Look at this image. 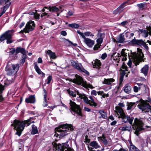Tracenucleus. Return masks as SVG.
Listing matches in <instances>:
<instances>
[{
  "label": "nucleus",
  "mask_w": 151,
  "mask_h": 151,
  "mask_svg": "<svg viewBox=\"0 0 151 151\" xmlns=\"http://www.w3.org/2000/svg\"><path fill=\"white\" fill-rule=\"evenodd\" d=\"M61 34L62 35L65 36L67 35V33L65 31H63L61 32Z\"/></svg>",
  "instance_id": "53"
},
{
  "label": "nucleus",
  "mask_w": 151,
  "mask_h": 151,
  "mask_svg": "<svg viewBox=\"0 0 151 151\" xmlns=\"http://www.w3.org/2000/svg\"><path fill=\"white\" fill-rule=\"evenodd\" d=\"M67 91L69 95L70 96H72L73 97H75L76 96V92L73 91H71L70 90H67Z\"/></svg>",
  "instance_id": "40"
},
{
  "label": "nucleus",
  "mask_w": 151,
  "mask_h": 151,
  "mask_svg": "<svg viewBox=\"0 0 151 151\" xmlns=\"http://www.w3.org/2000/svg\"><path fill=\"white\" fill-rule=\"evenodd\" d=\"M16 52V50L14 48H12L11 49V50L9 52V53L10 55H12L15 52Z\"/></svg>",
  "instance_id": "51"
},
{
  "label": "nucleus",
  "mask_w": 151,
  "mask_h": 151,
  "mask_svg": "<svg viewBox=\"0 0 151 151\" xmlns=\"http://www.w3.org/2000/svg\"><path fill=\"white\" fill-rule=\"evenodd\" d=\"M117 123V122L116 121H114L112 122L111 123V125L112 126L115 125Z\"/></svg>",
  "instance_id": "64"
},
{
  "label": "nucleus",
  "mask_w": 151,
  "mask_h": 151,
  "mask_svg": "<svg viewBox=\"0 0 151 151\" xmlns=\"http://www.w3.org/2000/svg\"><path fill=\"white\" fill-rule=\"evenodd\" d=\"M125 40L124 36L122 34H120L117 38V42L118 43H123Z\"/></svg>",
  "instance_id": "31"
},
{
  "label": "nucleus",
  "mask_w": 151,
  "mask_h": 151,
  "mask_svg": "<svg viewBox=\"0 0 151 151\" xmlns=\"http://www.w3.org/2000/svg\"><path fill=\"white\" fill-rule=\"evenodd\" d=\"M73 129V126L71 124H62L55 129L56 133L54 136L59 139L62 137L69 134Z\"/></svg>",
  "instance_id": "3"
},
{
  "label": "nucleus",
  "mask_w": 151,
  "mask_h": 151,
  "mask_svg": "<svg viewBox=\"0 0 151 151\" xmlns=\"http://www.w3.org/2000/svg\"><path fill=\"white\" fill-rule=\"evenodd\" d=\"M81 33H83V35L85 37H93L94 35L91 32L89 31H87L86 32L83 33L81 32Z\"/></svg>",
  "instance_id": "38"
},
{
  "label": "nucleus",
  "mask_w": 151,
  "mask_h": 151,
  "mask_svg": "<svg viewBox=\"0 0 151 151\" xmlns=\"http://www.w3.org/2000/svg\"><path fill=\"white\" fill-rule=\"evenodd\" d=\"M32 131L31 132V134H35L38 133V130L37 127L34 125H32Z\"/></svg>",
  "instance_id": "33"
},
{
  "label": "nucleus",
  "mask_w": 151,
  "mask_h": 151,
  "mask_svg": "<svg viewBox=\"0 0 151 151\" xmlns=\"http://www.w3.org/2000/svg\"><path fill=\"white\" fill-rule=\"evenodd\" d=\"M147 45H148L145 42L142 40H141L139 46H142L146 50H148L149 49V47Z\"/></svg>",
  "instance_id": "37"
},
{
  "label": "nucleus",
  "mask_w": 151,
  "mask_h": 151,
  "mask_svg": "<svg viewBox=\"0 0 151 151\" xmlns=\"http://www.w3.org/2000/svg\"><path fill=\"white\" fill-rule=\"evenodd\" d=\"M139 108L144 111L145 112H150L151 114V106L149 104H147L144 101H142L138 105Z\"/></svg>",
  "instance_id": "12"
},
{
  "label": "nucleus",
  "mask_w": 151,
  "mask_h": 151,
  "mask_svg": "<svg viewBox=\"0 0 151 151\" xmlns=\"http://www.w3.org/2000/svg\"><path fill=\"white\" fill-rule=\"evenodd\" d=\"M56 151H73L71 148L65 146V145L61 144H56L55 146Z\"/></svg>",
  "instance_id": "15"
},
{
  "label": "nucleus",
  "mask_w": 151,
  "mask_h": 151,
  "mask_svg": "<svg viewBox=\"0 0 151 151\" xmlns=\"http://www.w3.org/2000/svg\"><path fill=\"white\" fill-rule=\"evenodd\" d=\"M139 32L142 34V36L144 38L147 37L149 35V33L147 29H141Z\"/></svg>",
  "instance_id": "29"
},
{
  "label": "nucleus",
  "mask_w": 151,
  "mask_h": 151,
  "mask_svg": "<svg viewBox=\"0 0 151 151\" xmlns=\"http://www.w3.org/2000/svg\"><path fill=\"white\" fill-rule=\"evenodd\" d=\"M129 149L130 151H140L133 145H131L130 146Z\"/></svg>",
  "instance_id": "39"
},
{
  "label": "nucleus",
  "mask_w": 151,
  "mask_h": 151,
  "mask_svg": "<svg viewBox=\"0 0 151 151\" xmlns=\"http://www.w3.org/2000/svg\"><path fill=\"white\" fill-rule=\"evenodd\" d=\"M45 9H47L48 10H49V11L50 12H58L59 11V9L55 6H53L51 7L50 6L48 8L46 7H45L42 10V11L43 12H44L45 11Z\"/></svg>",
  "instance_id": "19"
},
{
  "label": "nucleus",
  "mask_w": 151,
  "mask_h": 151,
  "mask_svg": "<svg viewBox=\"0 0 151 151\" xmlns=\"http://www.w3.org/2000/svg\"><path fill=\"white\" fill-rule=\"evenodd\" d=\"M107 55L106 53H103L101 55V58L103 60H104L107 57Z\"/></svg>",
  "instance_id": "50"
},
{
  "label": "nucleus",
  "mask_w": 151,
  "mask_h": 151,
  "mask_svg": "<svg viewBox=\"0 0 151 151\" xmlns=\"http://www.w3.org/2000/svg\"><path fill=\"white\" fill-rule=\"evenodd\" d=\"M118 105L119 106H118L121 108H122V107H123L124 106V105L123 103H119L118 104Z\"/></svg>",
  "instance_id": "62"
},
{
  "label": "nucleus",
  "mask_w": 151,
  "mask_h": 151,
  "mask_svg": "<svg viewBox=\"0 0 151 151\" xmlns=\"http://www.w3.org/2000/svg\"><path fill=\"white\" fill-rule=\"evenodd\" d=\"M68 25L69 27H71L74 28H77L79 27V25L76 23L69 24Z\"/></svg>",
  "instance_id": "41"
},
{
  "label": "nucleus",
  "mask_w": 151,
  "mask_h": 151,
  "mask_svg": "<svg viewBox=\"0 0 151 151\" xmlns=\"http://www.w3.org/2000/svg\"><path fill=\"white\" fill-rule=\"evenodd\" d=\"M127 3V2H125L120 5L119 6H120L122 9H123L127 5L126 4Z\"/></svg>",
  "instance_id": "49"
},
{
  "label": "nucleus",
  "mask_w": 151,
  "mask_h": 151,
  "mask_svg": "<svg viewBox=\"0 0 151 151\" xmlns=\"http://www.w3.org/2000/svg\"><path fill=\"white\" fill-rule=\"evenodd\" d=\"M47 102L48 101L47 99V97H46L45 96V97L44 98V102L42 104V106L43 107L46 106H47Z\"/></svg>",
  "instance_id": "42"
},
{
  "label": "nucleus",
  "mask_w": 151,
  "mask_h": 151,
  "mask_svg": "<svg viewBox=\"0 0 151 151\" xmlns=\"http://www.w3.org/2000/svg\"><path fill=\"white\" fill-rule=\"evenodd\" d=\"M42 59L41 58H39L38 59V60L37 61V63H42Z\"/></svg>",
  "instance_id": "61"
},
{
  "label": "nucleus",
  "mask_w": 151,
  "mask_h": 151,
  "mask_svg": "<svg viewBox=\"0 0 151 151\" xmlns=\"http://www.w3.org/2000/svg\"><path fill=\"white\" fill-rule=\"evenodd\" d=\"M136 104L135 103L127 102V110L128 111L132 110L136 107Z\"/></svg>",
  "instance_id": "17"
},
{
  "label": "nucleus",
  "mask_w": 151,
  "mask_h": 151,
  "mask_svg": "<svg viewBox=\"0 0 151 151\" xmlns=\"http://www.w3.org/2000/svg\"><path fill=\"white\" fill-rule=\"evenodd\" d=\"M131 89L132 88L129 83L126 84L123 87L124 91L127 94H129L131 93Z\"/></svg>",
  "instance_id": "20"
},
{
  "label": "nucleus",
  "mask_w": 151,
  "mask_h": 151,
  "mask_svg": "<svg viewBox=\"0 0 151 151\" xmlns=\"http://www.w3.org/2000/svg\"><path fill=\"white\" fill-rule=\"evenodd\" d=\"M127 21H123V22H122L121 23V24L123 26H124L125 24H126L127 23Z\"/></svg>",
  "instance_id": "60"
},
{
  "label": "nucleus",
  "mask_w": 151,
  "mask_h": 151,
  "mask_svg": "<svg viewBox=\"0 0 151 151\" xmlns=\"http://www.w3.org/2000/svg\"><path fill=\"white\" fill-rule=\"evenodd\" d=\"M73 66L80 72L84 73L87 75H89V73L83 67L81 63L76 62L74 61L71 62Z\"/></svg>",
  "instance_id": "10"
},
{
  "label": "nucleus",
  "mask_w": 151,
  "mask_h": 151,
  "mask_svg": "<svg viewBox=\"0 0 151 151\" xmlns=\"http://www.w3.org/2000/svg\"><path fill=\"white\" fill-rule=\"evenodd\" d=\"M6 40H7L6 43L7 44H10L13 42L12 40H11V38H8L6 39Z\"/></svg>",
  "instance_id": "52"
},
{
  "label": "nucleus",
  "mask_w": 151,
  "mask_h": 151,
  "mask_svg": "<svg viewBox=\"0 0 151 151\" xmlns=\"http://www.w3.org/2000/svg\"><path fill=\"white\" fill-rule=\"evenodd\" d=\"M76 93L77 94L79 95V97L81 99H83L84 102L86 103L89 104L90 106L93 107H95L97 106V103L95 102L92 96H89V99H90L89 100L88 98L85 94L80 93L78 91H77Z\"/></svg>",
  "instance_id": "5"
},
{
  "label": "nucleus",
  "mask_w": 151,
  "mask_h": 151,
  "mask_svg": "<svg viewBox=\"0 0 151 151\" xmlns=\"http://www.w3.org/2000/svg\"><path fill=\"white\" fill-rule=\"evenodd\" d=\"M99 113L101 116V117L102 118L106 119L107 118V117L106 115V112L103 110H100L99 111Z\"/></svg>",
  "instance_id": "34"
},
{
  "label": "nucleus",
  "mask_w": 151,
  "mask_h": 151,
  "mask_svg": "<svg viewBox=\"0 0 151 151\" xmlns=\"http://www.w3.org/2000/svg\"><path fill=\"white\" fill-rule=\"evenodd\" d=\"M35 27V24L33 22L29 21L23 30L25 33H29V32L33 30Z\"/></svg>",
  "instance_id": "16"
},
{
  "label": "nucleus",
  "mask_w": 151,
  "mask_h": 151,
  "mask_svg": "<svg viewBox=\"0 0 151 151\" xmlns=\"http://www.w3.org/2000/svg\"><path fill=\"white\" fill-rule=\"evenodd\" d=\"M12 30H10L6 31L3 34L4 35L6 39L12 38Z\"/></svg>",
  "instance_id": "25"
},
{
  "label": "nucleus",
  "mask_w": 151,
  "mask_h": 151,
  "mask_svg": "<svg viewBox=\"0 0 151 151\" xmlns=\"http://www.w3.org/2000/svg\"><path fill=\"white\" fill-rule=\"evenodd\" d=\"M132 127L131 126L126 125L122 127L121 129L122 131H127L130 132L131 131Z\"/></svg>",
  "instance_id": "26"
},
{
  "label": "nucleus",
  "mask_w": 151,
  "mask_h": 151,
  "mask_svg": "<svg viewBox=\"0 0 151 151\" xmlns=\"http://www.w3.org/2000/svg\"><path fill=\"white\" fill-rule=\"evenodd\" d=\"M34 64H35L34 68L37 73L39 74L42 75L43 76H44L45 74L41 71L36 64L34 63Z\"/></svg>",
  "instance_id": "30"
},
{
  "label": "nucleus",
  "mask_w": 151,
  "mask_h": 151,
  "mask_svg": "<svg viewBox=\"0 0 151 151\" xmlns=\"http://www.w3.org/2000/svg\"><path fill=\"white\" fill-rule=\"evenodd\" d=\"M145 4L144 3L137 4V6L141 9H143L145 6Z\"/></svg>",
  "instance_id": "46"
},
{
  "label": "nucleus",
  "mask_w": 151,
  "mask_h": 151,
  "mask_svg": "<svg viewBox=\"0 0 151 151\" xmlns=\"http://www.w3.org/2000/svg\"><path fill=\"white\" fill-rule=\"evenodd\" d=\"M32 119V118H30L29 119L23 121L16 119L14 120L13 123L12 124V126H14V129L17 131L15 134L20 136L25 125H27V126H28L31 123L34 122V121H31Z\"/></svg>",
  "instance_id": "4"
},
{
  "label": "nucleus",
  "mask_w": 151,
  "mask_h": 151,
  "mask_svg": "<svg viewBox=\"0 0 151 151\" xmlns=\"http://www.w3.org/2000/svg\"><path fill=\"white\" fill-rule=\"evenodd\" d=\"M115 80L113 78H108L104 79L103 83L108 85H111V83L114 82Z\"/></svg>",
  "instance_id": "28"
},
{
  "label": "nucleus",
  "mask_w": 151,
  "mask_h": 151,
  "mask_svg": "<svg viewBox=\"0 0 151 151\" xmlns=\"http://www.w3.org/2000/svg\"><path fill=\"white\" fill-rule=\"evenodd\" d=\"M114 111L116 116H118L119 118H121L122 119L126 115L122 108L118 106H116Z\"/></svg>",
  "instance_id": "14"
},
{
  "label": "nucleus",
  "mask_w": 151,
  "mask_h": 151,
  "mask_svg": "<svg viewBox=\"0 0 151 151\" xmlns=\"http://www.w3.org/2000/svg\"><path fill=\"white\" fill-rule=\"evenodd\" d=\"M76 78L73 80V82L78 85H81L86 88H94L92 85L88 83L86 81L84 82L82 78L77 75H75Z\"/></svg>",
  "instance_id": "7"
},
{
  "label": "nucleus",
  "mask_w": 151,
  "mask_h": 151,
  "mask_svg": "<svg viewBox=\"0 0 151 151\" xmlns=\"http://www.w3.org/2000/svg\"><path fill=\"white\" fill-rule=\"evenodd\" d=\"M127 65L129 66V67H128L127 66L124 64L122 65V68L124 69V70H122L121 71V73L123 76H124L126 74L127 75H126V76H127V74L129 73H130V70L132 71V73H133V71L132 70L131 68L132 65V62L129 61L127 63Z\"/></svg>",
  "instance_id": "11"
},
{
  "label": "nucleus",
  "mask_w": 151,
  "mask_h": 151,
  "mask_svg": "<svg viewBox=\"0 0 151 151\" xmlns=\"http://www.w3.org/2000/svg\"><path fill=\"white\" fill-rule=\"evenodd\" d=\"M4 89V86L2 85H0V102H1L4 100V98L1 95V93Z\"/></svg>",
  "instance_id": "36"
},
{
  "label": "nucleus",
  "mask_w": 151,
  "mask_h": 151,
  "mask_svg": "<svg viewBox=\"0 0 151 151\" xmlns=\"http://www.w3.org/2000/svg\"><path fill=\"white\" fill-rule=\"evenodd\" d=\"M141 87H137L136 86H134L133 87V91L135 92H137L139 90H140Z\"/></svg>",
  "instance_id": "43"
},
{
  "label": "nucleus",
  "mask_w": 151,
  "mask_h": 151,
  "mask_svg": "<svg viewBox=\"0 0 151 151\" xmlns=\"http://www.w3.org/2000/svg\"><path fill=\"white\" fill-rule=\"evenodd\" d=\"M84 110L85 111L88 112H89L91 111V109H90L85 107L84 108Z\"/></svg>",
  "instance_id": "56"
},
{
  "label": "nucleus",
  "mask_w": 151,
  "mask_h": 151,
  "mask_svg": "<svg viewBox=\"0 0 151 151\" xmlns=\"http://www.w3.org/2000/svg\"><path fill=\"white\" fill-rule=\"evenodd\" d=\"M73 14V12H72L69 11L67 14V17H68L72 16Z\"/></svg>",
  "instance_id": "59"
},
{
  "label": "nucleus",
  "mask_w": 151,
  "mask_h": 151,
  "mask_svg": "<svg viewBox=\"0 0 151 151\" xmlns=\"http://www.w3.org/2000/svg\"><path fill=\"white\" fill-rule=\"evenodd\" d=\"M35 101V97L34 95H30L28 98L26 99L25 101L27 103H33Z\"/></svg>",
  "instance_id": "21"
},
{
  "label": "nucleus",
  "mask_w": 151,
  "mask_h": 151,
  "mask_svg": "<svg viewBox=\"0 0 151 151\" xmlns=\"http://www.w3.org/2000/svg\"><path fill=\"white\" fill-rule=\"evenodd\" d=\"M52 80V76H49L47 78V84H49Z\"/></svg>",
  "instance_id": "48"
},
{
  "label": "nucleus",
  "mask_w": 151,
  "mask_h": 151,
  "mask_svg": "<svg viewBox=\"0 0 151 151\" xmlns=\"http://www.w3.org/2000/svg\"><path fill=\"white\" fill-rule=\"evenodd\" d=\"M128 50L126 49H122L120 53H118L119 59L116 58V61L117 63L119 62V59H121L122 61H125L127 59V57L132 60L136 65H139L140 62L144 61V55L143 53L142 50L139 48H137V53H133L129 55L127 52Z\"/></svg>",
  "instance_id": "1"
},
{
  "label": "nucleus",
  "mask_w": 151,
  "mask_h": 151,
  "mask_svg": "<svg viewBox=\"0 0 151 151\" xmlns=\"http://www.w3.org/2000/svg\"><path fill=\"white\" fill-rule=\"evenodd\" d=\"M90 145L96 149H97L100 147L98 143L96 141L91 142L90 144Z\"/></svg>",
  "instance_id": "32"
},
{
  "label": "nucleus",
  "mask_w": 151,
  "mask_h": 151,
  "mask_svg": "<svg viewBox=\"0 0 151 151\" xmlns=\"http://www.w3.org/2000/svg\"><path fill=\"white\" fill-rule=\"evenodd\" d=\"M77 32L81 36L83 39V42L88 47L92 48L93 47L95 44L94 40L91 39L90 38H87L86 37H85L83 34L81 33L79 31H77Z\"/></svg>",
  "instance_id": "9"
},
{
  "label": "nucleus",
  "mask_w": 151,
  "mask_h": 151,
  "mask_svg": "<svg viewBox=\"0 0 151 151\" xmlns=\"http://www.w3.org/2000/svg\"><path fill=\"white\" fill-rule=\"evenodd\" d=\"M26 58V55L25 54L23 55L22 58V59L21 60V63L23 64L24 63L25 61V59Z\"/></svg>",
  "instance_id": "45"
},
{
  "label": "nucleus",
  "mask_w": 151,
  "mask_h": 151,
  "mask_svg": "<svg viewBox=\"0 0 151 151\" xmlns=\"http://www.w3.org/2000/svg\"><path fill=\"white\" fill-rule=\"evenodd\" d=\"M104 143V144L105 145H107L108 144V141L107 140L105 139H104V140H102Z\"/></svg>",
  "instance_id": "58"
},
{
  "label": "nucleus",
  "mask_w": 151,
  "mask_h": 151,
  "mask_svg": "<svg viewBox=\"0 0 151 151\" xmlns=\"http://www.w3.org/2000/svg\"><path fill=\"white\" fill-rule=\"evenodd\" d=\"M19 52L21 53L23 55L26 54V52L25 49L21 47H17L16 50V53L17 54Z\"/></svg>",
  "instance_id": "27"
},
{
  "label": "nucleus",
  "mask_w": 151,
  "mask_h": 151,
  "mask_svg": "<svg viewBox=\"0 0 151 151\" xmlns=\"http://www.w3.org/2000/svg\"><path fill=\"white\" fill-rule=\"evenodd\" d=\"M149 70V66L147 65H145L141 70V73H143L145 76L147 75Z\"/></svg>",
  "instance_id": "23"
},
{
  "label": "nucleus",
  "mask_w": 151,
  "mask_h": 151,
  "mask_svg": "<svg viewBox=\"0 0 151 151\" xmlns=\"http://www.w3.org/2000/svg\"><path fill=\"white\" fill-rule=\"evenodd\" d=\"M101 46V45H99L96 44L94 45L93 49L94 50L96 51V52H98L101 50V49H100Z\"/></svg>",
  "instance_id": "35"
},
{
  "label": "nucleus",
  "mask_w": 151,
  "mask_h": 151,
  "mask_svg": "<svg viewBox=\"0 0 151 151\" xmlns=\"http://www.w3.org/2000/svg\"><path fill=\"white\" fill-rule=\"evenodd\" d=\"M141 40H137L135 38L132 40L130 42V44L132 45H138L140 46Z\"/></svg>",
  "instance_id": "24"
},
{
  "label": "nucleus",
  "mask_w": 151,
  "mask_h": 151,
  "mask_svg": "<svg viewBox=\"0 0 151 151\" xmlns=\"http://www.w3.org/2000/svg\"><path fill=\"white\" fill-rule=\"evenodd\" d=\"M103 41V39L101 37H100L98 38L96 40V42H97V44L99 45H101V44L102 43Z\"/></svg>",
  "instance_id": "44"
},
{
  "label": "nucleus",
  "mask_w": 151,
  "mask_h": 151,
  "mask_svg": "<svg viewBox=\"0 0 151 151\" xmlns=\"http://www.w3.org/2000/svg\"><path fill=\"white\" fill-rule=\"evenodd\" d=\"M69 104L72 114L74 115L77 114L79 116H81V109L79 105H77L71 100H70Z\"/></svg>",
  "instance_id": "8"
},
{
  "label": "nucleus",
  "mask_w": 151,
  "mask_h": 151,
  "mask_svg": "<svg viewBox=\"0 0 151 151\" xmlns=\"http://www.w3.org/2000/svg\"><path fill=\"white\" fill-rule=\"evenodd\" d=\"M11 62L9 61L6 67V71L7 72V74L9 75H11L16 73L18 71L19 68V64H18L11 65Z\"/></svg>",
  "instance_id": "6"
},
{
  "label": "nucleus",
  "mask_w": 151,
  "mask_h": 151,
  "mask_svg": "<svg viewBox=\"0 0 151 151\" xmlns=\"http://www.w3.org/2000/svg\"><path fill=\"white\" fill-rule=\"evenodd\" d=\"M6 39V38L4 34L0 36V42H2Z\"/></svg>",
  "instance_id": "47"
},
{
  "label": "nucleus",
  "mask_w": 151,
  "mask_h": 151,
  "mask_svg": "<svg viewBox=\"0 0 151 151\" xmlns=\"http://www.w3.org/2000/svg\"><path fill=\"white\" fill-rule=\"evenodd\" d=\"M92 63L93 68H96L98 69L101 65V63L100 61L97 59L93 60Z\"/></svg>",
  "instance_id": "18"
},
{
  "label": "nucleus",
  "mask_w": 151,
  "mask_h": 151,
  "mask_svg": "<svg viewBox=\"0 0 151 151\" xmlns=\"http://www.w3.org/2000/svg\"><path fill=\"white\" fill-rule=\"evenodd\" d=\"M0 4L3 5L6 4L3 8V10L0 13V17L6 12L10 6L11 3L10 0H0Z\"/></svg>",
  "instance_id": "13"
},
{
  "label": "nucleus",
  "mask_w": 151,
  "mask_h": 151,
  "mask_svg": "<svg viewBox=\"0 0 151 151\" xmlns=\"http://www.w3.org/2000/svg\"><path fill=\"white\" fill-rule=\"evenodd\" d=\"M91 94L92 95L96 96V91L94 90H93L91 91Z\"/></svg>",
  "instance_id": "57"
},
{
  "label": "nucleus",
  "mask_w": 151,
  "mask_h": 151,
  "mask_svg": "<svg viewBox=\"0 0 151 151\" xmlns=\"http://www.w3.org/2000/svg\"><path fill=\"white\" fill-rule=\"evenodd\" d=\"M147 29L148 31L149 34L151 36V27H149L147 28Z\"/></svg>",
  "instance_id": "54"
},
{
  "label": "nucleus",
  "mask_w": 151,
  "mask_h": 151,
  "mask_svg": "<svg viewBox=\"0 0 151 151\" xmlns=\"http://www.w3.org/2000/svg\"><path fill=\"white\" fill-rule=\"evenodd\" d=\"M117 9L118 10V11H119V13L121 12L124 9H122L119 6L117 8Z\"/></svg>",
  "instance_id": "55"
},
{
  "label": "nucleus",
  "mask_w": 151,
  "mask_h": 151,
  "mask_svg": "<svg viewBox=\"0 0 151 151\" xmlns=\"http://www.w3.org/2000/svg\"><path fill=\"white\" fill-rule=\"evenodd\" d=\"M46 53L49 55L50 58L55 59L57 58L55 53L52 52L50 50H47L46 52Z\"/></svg>",
  "instance_id": "22"
},
{
  "label": "nucleus",
  "mask_w": 151,
  "mask_h": 151,
  "mask_svg": "<svg viewBox=\"0 0 151 151\" xmlns=\"http://www.w3.org/2000/svg\"><path fill=\"white\" fill-rule=\"evenodd\" d=\"M134 118L132 117L127 116L126 115L122 119L123 122L126 123L128 122L130 124L134 130H135V134L137 136L139 134V132L144 130V124L142 121L137 118H135L134 120V123H133Z\"/></svg>",
  "instance_id": "2"
},
{
  "label": "nucleus",
  "mask_w": 151,
  "mask_h": 151,
  "mask_svg": "<svg viewBox=\"0 0 151 151\" xmlns=\"http://www.w3.org/2000/svg\"><path fill=\"white\" fill-rule=\"evenodd\" d=\"M109 94L107 93V94H106V93H104L103 94V95H102V97L103 98H105V97H108L109 96Z\"/></svg>",
  "instance_id": "63"
}]
</instances>
